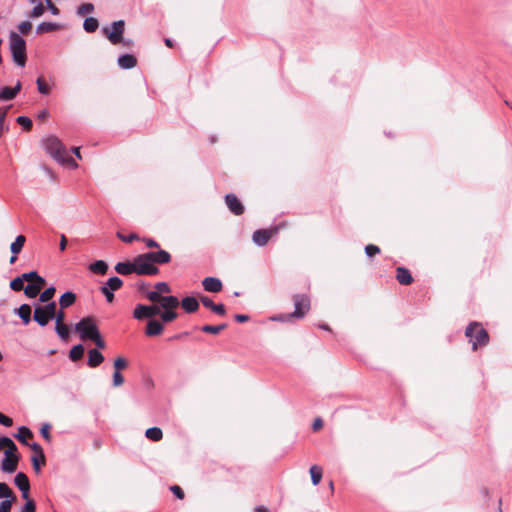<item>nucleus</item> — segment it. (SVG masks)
<instances>
[{
  "label": "nucleus",
  "mask_w": 512,
  "mask_h": 512,
  "mask_svg": "<svg viewBox=\"0 0 512 512\" xmlns=\"http://www.w3.org/2000/svg\"><path fill=\"white\" fill-rule=\"evenodd\" d=\"M46 152L53 157L57 162L65 164L72 169L78 167L77 162L67 154L66 148L59 138L56 136H48L43 140Z\"/></svg>",
  "instance_id": "f257e3e1"
},
{
  "label": "nucleus",
  "mask_w": 512,
  "mask_h": 512,
  "mask_svg": "<svg viewBox=\"0 0 512 512\" xmlns=\"http://www.w3.org/2000/svg\"><path fill=\"white\" fill-rule=\"evenodd\" d=\"M9 50L13 62L20 67H24L27 60L26 41L15 31L9 33Z\"/></svg>",
  "instance_id": "f03ea898"
},
{
  "label": "nucleus",
  "mask_w": 512,
  "mask_h": 512,
  "mask_svg": "<svg viewBox=\"0 0 512 512\" xmlns=\"http://www.w3.org/2000/svg\"><path fill=\"white\" fill-rule=\"evenodd\" d=\"M466 337L472 343V349L475 351L479 346H484L489 342L488 332L477 322H471L465 330Z\"/></svg>",
  "instance_id": "7ed1b4c3"
},
{
  "label": "nucleus",
  "mask_w": 512,
  "mask_h": 512,
  "mask_svg": "<svg viewBox=\"0 0 512 512\" xmlns=\"http://www.w3.org/2000/svg\"><path fill=\"white\" fill-rule=\"evenodd\" d=\"M74 329L83 341L92 340L93 337L100 332L95 319L91 316L82 318L75 324Z\"/></svg>",
  "instance_id": "20e7f679"
},
{
  "label": "nucleus",
  "mask_w": 512,
  "mask_h": 512,
  "mask_svg": "<svg viewBox=\"0 0 512 512\" xmlns=\"http://www.w3.org/2000/svg\"><path fill=\"white\" fill-rule=\"evenodd\" d=\"M125 30V21L117 20L103 28V34L113 45L120 44Z\"/></svg>",
  "instance_id": "39448f33"
},
{
  "label": "nucleus",
  "mask_w": 512,
  "mask_h": 512,
  "mask_svg": "<svg viewBox=\"0 0 512 512\" xmlns=\"http://www.w3.org/2000/svg\"><path fill=\"white\" fill-rule=\"evenodd\" d=\"M135 273L138 275H156L159 269L153 264L146 253L138 255L135 259Z\"/></svg>",
  "instance_id": "423d86ee"
},
{
  "label": "nucleus",
  "mask_w": 512,
  "mask_h": 512,
  "mask_svg": "<svg viewBox=\"0 0 512 512\" xmlns=\"http://www.w3.org/2000/svg\"><path fill=\"white\" fill-rule=\"evenodd\" d=\"M146 297L152 302H158L160 309H176L180 305L179 299L174 295L162 296L159 292L149 291Z\"/></svg>",
  "instance_id": "0eeeda50"
},
{
  "label": "nucleus",
  "mask_w": 512,
  "mask_h": 512,
  "mask_svg": "<svg viewBox=\"0 0 512 512\" xmlns=\"http://www.w3.org/2000/svg\"><path fill=\"white\" fill-rule=\"evenodd\" d=\"M294 311L290 316L296 319H302L310 310V298L306 294H295L293 296Z\"/></svg>",
  "instance_id": "6e6552de"
},
{
  "label": "nucleus",
  "mask_w": 512,
  "mask_h": 512,
  "mask_svg": "<svg viewBox=\"0 0 512 512\" xmlns=\"http://www.w3.org/2000/svg\"><path fill=\"white\" fill-rule=\"evenodd\" d=\"M158 313H160V307L158 305L137 304L133 311V317L138 321L144 319L150 320L153 319V317L156 316Z\"/></svg>",
  "instance_id": "1a4fd4ad"
},
{
  "label": "nucleus",
  "mask_w": 512,
  "mask_h": 512,
  "mask_svg": "<svg viewBox=\"0 0 512 512\" xmlns=\"http://www.w3.org/2000/svg\"><path fill=\"white\" fill-rule=\"evenodd\" d=\"M277 231V228L256 230L252 235V241L256 246L264 247Z\"/></svg>",
  "instance_id": "9d476101"
},
{
  "label": "nucleus",
  "mask_w": 512,
  "mask_h": 512,
  "mask_svg": "<svg viewBox=\"0 0 512 512\" xmlns=\"http://www.w3.org/2000/svg\"><path fill=\"white\" fill-rule=\"evenodd\" d=\"M225 202L229 208V210L239 216L244 213V206L241 201L236 197V195L229 193L225 196Z\"/></svg>",
  "instance_id": "9b49d317"
},
{
  "label": "nucleus",
  "mask_w": 512,
  "mask_h": 512,
  "mask_svg": "<svg viewBox=\"0 0 512 512\" xmlns=\"http://www.w3.org/2000/svg\"><path fill=\"white\" fill-rule=\"evenodd\" d=\"M14 484L21 491L22 498H28V494L30 491V482L26 474H24L23 472L17 473L14 478Z\"/></svg>",
  "instance_id": "f8f14e48"
},
{
  "label": "nucleus",
  "mask_w": 512,
  "mask_h": 512,
  "mask_svg": "<svg viewBox=\"0 0 512 512\" xmlns=\"http://www.w3.org/2000/svg\"><path fill=\"white\" fill-rule=\"evenodd\" d=\"M202 286L205 291L210 293H218L222 290L223 284L219 278L216 277H206L202 280Z\"/></svg>",
  "instance_id": "ddd939ff"
},
{
  "label": "nucleus",
  "mask_w": 512,
  "mask_h": 512,
  "mask_svg": "<svg viewBox=\"0 0 512 512\" xmlns=\"http://www.w3.org/2000/svg\"><path fill=\"white\" fill-rule=\"evenodd\" d=\"M164 331V325L161 320L150 319L145 328V334L150 337L158 336Z\"/></svg>",
  "instance_id": "4468645a"
},
{
  "label": "nucleus",
  "mask_w": 512,
  "mask_h": 512,
  "mask_svg": "<svg viewBox=\"0 0 512 512\" xmlns=\"http://www.w3.org/2000/svg\"><path fill=\"white\" fill-rule=\"evenodd\" d=\"M33 320L41 327H45L52 318H49V314L42 308V305H36L34 308Z\"/></svg>",
  "instance_id": "2eb2a0df"
},
{
  "label": "nucleus",
  "mask_w": 512,
  "mask_h": 512,
  "mask_svg": "<svg viewBox=\"0 0 512 512\" xmlns=\"http://www.w3.org/2000/svg\"><path fill=\"white\" fill-rule=\"evenodd\" d=\"M117 64L121 69H132L137 65V59L133 54L125 53L118 57Z\"/></svg>",
  "instance_id": "dca6fc26"
},
{
  "label": "nucleus",
  "mask_w": 512,
  "mask_h": 512,
  "mask_svg": "<svg viewBox=\"0 0 512 512\" xmlns=\"http://www.w3.org/2000/svg\"><path fill=\"white\" fill-rule=\"evenodd\" d=\"M147 256L151 259L153 264H166L171 260V255L165 250H159L157 252H147Z\"/></svg>",
  "instance_id": "f3484780"
},
{
  "label": "nucleus",
  "mask_w": 512,
  "mask_h": 512,
  "mask_svg": "<svg viewBox=\"0 0 512 512\" xmlns=\"http://www.w3.org/2000/svg\"><path fill=\"white\" fill-rule=\"evenodd\" d=\"M21 90V83L18 82L15 87H3L0 89V101H9L16 97Z\"/></svg>",
  "instance_id": "a211bd4d"
},
{
  "label": "nucleus",
  "mask_w": 512,
  "mask_h": 512,
  "mask_svg": "<svg viewBox=\"0 0 512 512\" xmlns=\"http://www.w3.org/2000/svg\"><path fill=\"white\" fill-rule=\"evenodd\" d=\"M181 307L186 313H195L199 309V301L193 296H186L182 298Z\"/></svg>",
  "instance_id": "6ab92c4d"
},
{
  "label": "nucleus",
  "mask_w": 512,
  "mask_h": 512,
  "mask_svg": "<svg viewBox=\"0 0 512 512\" xmlns=\"http://www.w3.org/2000/svg\"><path fill=\"white\" fill-rule=\"evenodd\" d=\"M104 361L103 354L98 349H90L88 351L87 365L91 368L98 367Z\"/></svg>",
  "instance_id": "aec40b11"
},
{
  "label": "nucleus",
  "mask_w": 512,
  "mask_h": 512,
  "mask_svg": "<svg viewBox=\"0 0 512 512\" xmlns=\"http://www.w3.org/2000/svg\"><path fill=\"white\" fill-rule=\"evenodd\" d=\"M20 457H4L1 461V470L4 473H14L17 469Z\"/></svg>",
  "instance_id": "412c9836"
},
{
  "label": "nucleus",
  "mask_w": 512,
  "mask_h": 512,
  "mask_svg": "<svg viewBox=\"0 0 512 512\" xmlns=\"http://www.w3.org/2000/svg\"><path fill=\"white\" fill-rule=\"evenodd\" d=\"M14 313L20 317L24 325H28L31 322V307L29 304H22L14 309Z\"/></svg>",
  "instance_id": "4be33fe9"
},
{
  "label": "nucleus",
  "mask_w": 512,
  "mask_h": 512,
  "mask_svg": "<svg viewBox=\"0 0 512 512\" xmlns=\"http://www.w3.org/2000/svg\"><path fill=\"white\" fill-rule=\"evenodd\" d=\"M396 279L402 285H409L413 282L410 271L405 267H398L396 269Z\"/></svg>",
  "instance_id": "5701e85b"
},
{
  "label": "nucleus",
  "mask_w": 512,
  "mask_h": 512,
  "mask_svg": "<svg viewBox=\"0 0 512 512\" xmlns=\"http://www.w3.org/2000/svg\"><path fill=\"white\" fill-rule=\"evenodd\" d=\"M114 269L120 275H129L131 273H135V262H118Z\"/></svg>",
  "instance_id": "b1692460"
},
{
  "label": "nucleus",
  "mask_w": 512,
  "mask_h": 512,
  "mask_svg": "<svg viewBox=\"0 0 512 512\" xmlns=\"http://www.w3.org/2000/svg\"><path fill=\"white\" fill-rule=\"evenodd\" d=\"M61 29V24L57 22H42L36 27L37 34L49 33Z\"/></svg>",
  "instance_id": "393cba45"
},
{
  "label": "nucleus",
  "mask_w": 512,
  "mask_h": 512,
  "mask_svg": "<svg viewBox=\"0 0 512 512\" xmlns=\"http://www.w3.org/2000/svg\"><path fill=\"white\" fill-rule=\"evenodd\" d=\"M75 301H76L75 293H73L71 291H67L60 296L59 305L62 309H65V308L73 305L75 303Z\"/></svg>",
  "instance_id": "a878e982"
},
{
  "label": "nucleus",
  "mask_w": 512,
  "mask_h": 512,
  "mask_svg": "<svg viewBox=\"0 0 512 512\" xmlns=\"http://www.w3.org/2000/svg\"><path fill=\"white\" fill-rule=\"evenodd\" d=\"M14 437L22 444L29 445L26 438H32L33 433L28 427L21 426L18 428V432L14 435Z\"/></svg>",
  "instance_id": "bb28decb"
},
{
  "label": "nucleus",
  "mask_w": 512,
  "mask_h": 512,
  "mask_svg": "<svg viewBox=\"0 0 512 512\" xmlns=\"http://www.w3.org/2000/svg\"><path fill=\"white\" fill-rule=\"evenodd\" d=\"M84 351H85V349L82 344L74 345L70 349L68 357L72 362H77L82 359V357L84 355Z\"/></svg>",
  "instance_id": "cd10ccee"
},
{
  "label": "nucleus",
  "mask_w": 512,
  "mask_h": 512,
  "mask_svg": "<svg viewBox=\"0 0 512 512\" xmlns=\"http://www.w3.org/2000/svg\"><path fill=\"white\" fill-rule=\"evenodd\" d=\"M157 315L160 317L162 323H170L178 317L175 309H160V313Z\"/></svg>",
  "instance_id": "c85d7f7f"
},
{
  "label": "nucleus",
  "mask_w": 512,
  "mask_h": 512,
  "mask_svg": "<svg viewBox=\"0 0 512 512\" xmlns=\"http://www.w3.org/2000/svg\"><path fill=\"white\" fill-rule=\"evenodd\" d=\"M89 269L99 275H104L108 271V264L103 260H97L90 264Z\"/></svg>",
  "instance_id": "c756f323"
},
{
  "label": "nucleus",
  "mask_w": 512,
  "mask_h": 512,
  "mask_svg": "<svg viewBox=\"0 0 512 512\" xmlns=\"http://www.w3.org/2000/svg\"><path fill=\"white\" fill-rule=\"evenodd\" d=\"M122 285L123 281L121 278H119L118 276H112L101 287H106V289L110 291H117L122 287Z\"/></svg>",
  "instance_id": "7c9ffc66"
},
{
  "label": "nucleus",
  "mask_w": 512,
  "mask_h": 512,
  "mask_svg": "<svg viewBox=\"0 0 512 512\" xmlns=\"http://www.w3.org/2000/svg\"><path fill=\"white\" fill-rule=\"evenodd\" d=\"M99 27V21L94 17H87L83 22V29L87 33L95 32Z\"/></svg>",
  "instance_id": "2f4dec72"
},
{
  "label": "nucleus",
  "mask_w": 512,
  "mask_h": 512,
  "mask_svg": "<svg viewBox=\"0 0 512 512\" xmlns=\"http://www.w3.org/2000/svg\"><path fill=\"white\" fill-rule=\"evenodd\" d=\"M145 436L156 442L163 438V432L159 427H150L145 431Z\"/></svg>",
  "instance_id": "473e14b6"
},
{
  "label": "nucleus",
  "mask_w": 512,
  "mask_h": 512,
  "mask_svg": "<svg viewBox=\"0 0 512 512\" xmlns=\"http://www.w3.org/2000/svg\"><path fill=\"white\" fill-rule=\"evenodd\" d=\"M26 238L23 235H18L14 242L11 243L10 250L11 253L14 255H17L22 250L24 244H25Z\"/></svg>",
  "instance_id": "72a5a7b5"
},
{
  "label": "nucleus",
  "mask_w": 512,
  "mask_h": 512,
  "mask_svg": "<svg viewBox=\"0 0 512 512\" xmlns=\"http://www.w3.org/2000/svg\"><path fill=\"white\" fill-rule=\"evenodd\" d=\"M309 472H310L312 484L318 485L322 479V474H323L322 468L320 466L313 465L310 468Z\"/></svg>",
  "instance_id": "f704fd0d"
},
{
  "label": "nucleus",
  "mask_w": 512,
  "mask_h": 512,
  "mask_svg": "<svg viewBox=\"0 0 512 512\" xmlns=\"http://www.w3.org/2000/svg\"><path fill=\"white\" fill-rule=\"evenodd\" d=\"M55 332L61 340L67 341L69 339L70 332L66 324L55 325Z\"/></svg>",
  "instance_id": "c9c22d12"
},
{
  "label": "nucleus",
  "mask_w": 512,
  "mask_h": 512,
  "mask_svg": "<svg viewBox=\"0 0 512 512\" xmlns=\"http://www.w3.org/2000/svg\"><path fill=\"white\" fill-rule=\"evenodd\" d=\"M227 327V324L226 323H222V324H219V325H204L201 327V331H203L204 333H209V334H218L220 333L222 330L226 329Z\"/></svg>",
  "instance_id": "e433bc0d"
},
{
  "label": "nucleus",
  "mask_w": 512,
  "mask_h": 512,
  "mask_svg": "<svg viewBox=\"0 0 512 512\" xmlns=\"http://www.w3.org/2000/svg\"><path fill=\"white\" fill-rule=\"evenodd\" d=\"M55 291H56V289L54 286H50V287L46 288L42 293H39L40 294L39 301L42 303L51 301V299L53 298V296L55 294Z\"/></svg>",
  "instance_id": "4c0bfd02"
},
{
  "label": "nucleus",
  "mask_w": 512,
  "mask_h": 512,
  "mask_svg": "<svg viewBox=\"0 0 512 512\" xmlns=\"http://www.w3.org/2000/svg\"><path fill=\"white\" fill-rule=\"evenodd\" d=\"M15 494L11 488L4 482H0V499L7 500L12 499Z\"/></svg>",
  "instance_id": "58836bf2"
},
{
  "label": "nucleus",
  "mask_w": 512,
  "mask_h": 512,
  "mask_svg": "<svg viewBox=\"0 0 512 512\" xmlns=\"http://www.w3.org/2000/svg\"><path fill=\"white\" fill-rule=\"evenodd\" d=\"M23 290L28 298H35L40 293L39 286L33 283H28Z\"/></svg>",
  "instance_id": "ea45409f"
},
{
  "label": "nucleus",
  "mask_w": 512,
  "mask_h": 512,
  "mask_svg": "<svg viewBox=\"0 0 512 512\" xmlns=\"http://www.w3.org/2000/svg\"><path fill=\"white\" fill-rule=\"evenodd\" d=\"M29 446H30L31 450L34 452L33 456H39L42 464L44 465L46 462V459H45L44 451H43V448L41 447V445L34 442Z\"/></svg>",
  "instance_id": "a19ab883"
},
{
  "label": "nucleus",
  "mask_w": 512,
  "mask_h": 512,
  "mask_svg": "<svg viewBox=\"0 0 512 512\" xmlns=\"http://www.w3.org/2000/svg\"><path fill=\"white\" fill-rule=\"evenodd\" d=\"M42 308L49 314V318L54 319L57 311V304L55 301L46 302L45 305H42Z\"/></svg>",
  "instance_id": "79ce46f5"
},
{
  "label": "nucleus",
  "mask_w": 512,
  "mask_h": 512,
  "mask_svg": "<svg viewBox=\"0 0 512 512\" xmlns=\"http://www.w3.org/2000/svg\"><path fill=\"white\" fill-rule=\"evenodd\" d=\"M93 11H94V5L92 3H84V4H81L77 8V14L79 16H85L89 13H92Z\"/></svg>",
  "instance_id": "37998d69"
},
{
  "label": "nucleus",
  "mask_w": 512,
  "mask_h": 512,
  "mask_svg": "<svg viewBox=\"0 0 512 512\" xmlns=\"http://www.w3.org/2000/svg\"><path fill=\"white\" fill-rule=\"evenodd\" d=\"M16 122L26 131H29L32 128V120L27 116H18Z\"/></svg>",
  "instance_id": "c03bdc74"
},
{
  "label": "nucleus",
  "mask_w": 512,
  "mask_h": 512,
  "mask_svg": "<svg viewBox=\"0 0 512 512\" xmlns=\"http://www.w3.org/2000/svg\"><path fill=\"white\" fill-rule=\"evenodd\" d=\"M9 286L13 291H21L24 289V281L22 280L21 276H17L10 281Z\"/></svg>",
  "instance_id": "a18cd8bd"
},
{
  "label": "nucleus",
  "mask_w": 512,
  "mask_h": 512,
  "mask_svg": "<svg viewBox=\"0 0 512 512\" xmlns=\"http://www.w3.org/2000/svg\"><path fill=\"white\" fill-rule=\"evenodd\" d=\"M45 11V7L41 2H39L36 6L33 7V9L29 13L30 18H37L43 15Z\"/></svg>",
  "instance_id": "49530a36"
},
{
  "label": "nucleus",
  "mask_w": 512,
  "mask_h": 512,
  "mask_svg": "<svg viewBox=\"0 0 512 512\" xmlns=\"http://www.w3.org/2000/svg\"><path fill=\"white\" fill-rule=\"evenodd\" d=\"M26 500L24 506L22 507L20 512H35L36 511V503L33 499L24 498Z\"/></svg>",
  "instance_id": "de8ad7c7"
},
{
  "label": "nucleus",
  "mask_w": 512,
  "mask_h": 512,
  "mask_svg": "<svg viewBox=\"0 0 512 512\" xmlns=\"http://www.w3.org/2000/svg\"><path fill=\"white\" fill-rule=\"evenodd\" d=\"M16 500V496L12 499L2 500L0 502V512H11L13 502Z\"/></svg>",
  "instance_id": "09e8293b"
},
{
  "label": "nucleus",
  "mask_w": 512,
  "mask_h": 512,
  "mask_svg": "<svg viewBox=\"0 0 512 512\" xmlns=\"http://www.w3.org/2000/svg\"><path fill=\"white\" fill-rule=\"evenodd\" d=\"M113 366L115 371L120 372V370L125 369L128 366V362L124 357H117L114 360Z\"/></svg>",
  "instance_id": "8fccbe9b"
},
{
  "label": "nucleus",
  "mask_w": 512,
  "mask_h": 512,
  "mask_svg": "<svg viewBox=\"0 0 512 512\" xmlns=\"http://www.w3.org/2000/svg\"><path fill=\"white\" fill-rule=\"evenodd\" d=\"M4 455L5 457H11V458H14V457H20V455L18 454V449H17V446L16 444L13 442V445L10 444L5 452H4Z\"/></svg>",
  "instance_id": "3c124183"
},
{
  "label": "nucleus",
  "mask_w": 512,
  "mask_h": 512,
  "mask_svg": "<svg viewBox=\"0 0 512 512\" xmlns=\"http://www.w3.org/2000/svg\"><path fill=\"white\" fill-rule=\"evenodd\" d=\"M38 91L43 95H48L50 93L49 86L43 81L42 78H38L36 81Z\"/></svg>",
  "instance_id": "603ef678"
},
{
  "label": "nucleus",
  "mask_w": 512,
  "mask_h": 512,
  "mask_svg": "<svg viewBox=\"0 0 512 512\" xmlns=\"http://www.w3.org/2000/svg\"><path fill=\"white\" fill-rule=\"evenodd\" d=\"M50 429H51V425L49 423L42 424V426L40 428V433H41L42 437L48 442L51 441Z\"/></svg>",
  "instance_id": "864d4df0"
},
{
  "label": "nucleus",
  "mask_w": 512,
  "mask_h": 512,
  "mask_svg": "<svg viewBox=\"0 0 512 512\" xmlns=\"http://www.w3.org/2000/svg\"><path fill=\"white\" fill-rule=\"evenodd\" d=\"M379 253H380V248L376 245L369 244L365 247V254L368 257H373L374 255L379 254Z\"/></svg>",
  "instance_id": "5fc2aeb1"
},
{
  "label": "nucleus",
  "mask_w": 512,
  "mask_h": 512,
  "mask_svg": "<svg viewBox=\"0 0 512 512\" xmlns=\"http://www.w3.org/2000/svg\"><path fill=\"white\" fill-rule=\"evenodd\" d=\"M95 343L96 347L98 349H104L106 347V343L105 341L103 340L100 332H98L94 337L93 339L91 340Z\"/></svg>",
  "instance_id": "6e6d98bb"
},
{
  "label": "nucleus",
  "mask_w": 512,
  "mask_h": 512,
  "mask_svg": "<svg viewBox=\"0 0 512 512\" xmlns=\"http://www.w3.org/2000/svg\"><path fill=\"white\" fill-rule=\"evenodd\" d=\"M123 383H124L123 375L120 372H118V371H114V373H113V383H112L113 386L114 387H119Z\"/></svg>",
  "instance_id": "4d7b16f0"
},
{
  "label": "nucleus",
  "mask_w": 512,
  "mask_h": 512,
  "mask_svg": "<svg viewBox=\"0 0 512 512\" xmlns=\"http://www.w3.org/2000/svg\"><path fill=\"white\" fill-rule=\"evenodd\" d=\"M23 281H28L29 283H32L36 277H38L37 271H30L27 273H23L20 275Z\"/></svg>",
  "instance_id": "13d9d810"
},
{
  "label": "nucleus",
  "mask_w": 512,
  "mask_h": 512,
  "mask_svg": "<svg viewBox=\"0 0 512 512\" xmlns=\"http://www.w3.org/2000/svg\"><path fill=\"white\" fill-rule=\"evenodd\" d=\"M156 292L169 293L171 291L170 286L166 282H158L155 284Z\"/></svg>",
  "instance_id": "bf43d9fd"
},
{
  "label": "nucleus",
  "mask_w": 512,
  "mask_h": 512,
  "mask_svg": "<svg viewBox=\"0 0 512 512\" xmlns=\"http://www.w3.org/2000/svg\"><path fill=\"white\" fill-rule=\"evenodd\" d=\"M32 28V24L29 21H23L18 25V30L21 34H27Z\"/></svg>",
  "instance_id": "052dcab7"
},
{
  "label": "nucleus",
  "mask_w": 512,
  "mask_h": 512,
  "mask_svg": "<svg viewBox=\"0 0 512 512\" xmlns=\"http://www.w3.org/2000/svg\"><path fill=\"white\" fill-rule=\"evenodd\" d=\"M211 311L220 316H224L226 314L225 306L221 303H219V304L214 303Z\"/></svg>",
  "instance_id": "680f3d73"
},
{
  "label": "nucleus",
  "mask_w": 512,
  "mask_h": 512,
  "mask_svg": "<svg viewBox=\"0 0 512 512\" xmlns=\"http://www.w3.org/2000/svg\"><path fill=\"white\" fill-rule=\"evenodd\" d=\"M100 291L105 296L108 303H111L114 300V291H110L106 289V287H100Z\"/></svg>",
  "instance_id": "e2e57ef3"
},
{
  "label": "nucleus",
  "mask_w": 512,
  "mask_h": 512,
  "mask_svg": "<svg viewBox=\"0 0 512 512\" xmlns=\"http://www.w3.org/2000/svg\"><path fill=\"white\" fill-rule=\"evenodd\" d=\"M170 490L172 493L178 498L183 499L184 498V491L183 489L178 485H173L170 487Z\"/></svg>",
  "instance_id": "0e129e2a"
},
{
  "label": "nucleus",
  "mask_w": 512,
  "mask_h": 512,
  "mask_svg": "<svg viewBox=\"0 0 512 512\" xmlns=\"http://www.w3.org/2000/svg\"><path fill=\"white\" fill-rule=\"evenodd\" d=\"M200 302L202 303V305L208 309H212L213 305H214V302L208 297V296H205V295H202L200 296Z\"/></svg>",
  "instance_id": "69168bd1"
},
{
  "label": "nucleus",
  "mask_w": 512,
  "mask_h": 512,
  "mask_svg": "<svg viewBox=\"0 0 512 512\" xmlns=\"http://www.w3.org/2000/svg\"><path fill=\"white\" fill-rule=\"evenodd\" d=\"M54 319H55V325L64 324L65 313L62 308L60 310L56 311V316L54 317Z\"/></svg>",
  "instance_id": "338daca9"
},
{
  "label": "nucleus",
  "mask_w": 512,
  "mask_h": 512,
  "mask_svg": "<svg viewBox=\"0 0 512 512\" xmlns=\"http://www.w3.org/2000/svg\"><path fill=\"white\" fill-rule=\"evenodd\" d=\"M0 424L5 427H10L13 425V421L10 417H8L0 412Z\"/></svg>",
  "instance_id": "774afa93"
}]
</instances>
